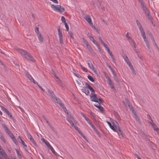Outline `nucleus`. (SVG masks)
Instances as JSON below:
<instances>
[{"label":"nucleus","mask_w":159,"mask_h":159,"mask_svg":"<svg viewBox=\"0 0 159 159\" xmlns=\"http://www.w3.org/2000/svg\"><path fill=\"white\" fill-rule=\"evenodd\" d=\"M17 51L22 56L28 60L33 61L34 58L30 54L24 51L20 48L17 49Z\"/></svg>","instance_id":"f257e3e1"},{"label":"nucleus","mask_w":159,"mask_h":159,"mask_svg":"<svg viewBox=\"0 0 159 159\" xmlns=\"http://www.w3.org/2000/svg\"><path fill=\"white\" fill-rule=\"evenodd\" d=\"M51 7L53 10L56 11H58L60 12H62L64 11V8L59 5L52 4L51 5Z\"/></svg>","instance_id":"f03ea898"},{"label":"nucleus","mask_w":159,"mask_h":159,"mask_svg":"<svg viewBox=\"0 0 159 159\" xmlns=\"http://www.w3.org/2000/svg\"><path fill=\"white\" fill-rule=\"evenodd\" d=\"M112 126L115 129H112L115 131H116L118 130L120 133V134L122 136H123L124 134L122 132V131L120 129L118 123L115 120H112Z\"/></svg>","instance_id":"7ed1b4c3"},{"label":"nucleus","mask_w":159,"mask_h":159,"mask_svg":"<svg viewBox=\"0 0 159 159\" xmlns=\"http://www.w3.org/2000/svg\"><path fill=\"white\" fill-rule=\"evenodd\" d=\"M0 155H2L5 159H16L15 157L11 156L8 158L7 154L0 145Z\"/></svg>","instance_id":"20e7f679"},{"label":"nucleus","mask_w":159,"mask_h":159,"mask_svg":"<svg viewBox=\"0 0 159 159\" xmlns=\"http://www.w3.org/2000/svg\"><path fill=\"white\" fill-rule=\"evenodd\" d=\"M141 4L144 14L146 16L148 17L149 19H150V16H149L150 12L149 11V10L147 8L146 5L143 2H142Z\"/></svg>","instance_id":"39448f33"},{"label":"nucleus","mask_w":159,"mask_h":159,"mask_svg":"<svg viewBox=\"0 0 159 159\" xmlns=\"http://www.w3.org/2000/svg\"><path fill=\"white\" fill-rule=\"evenodd\" d=\"M57 30L59 39V42L60 43L62 44L63 42L62 34L61 31L60 30V27L57 28Z\"/></svg>","instance_id":"423d86ee"},{"label":"nucleus","mask_w":159,"mask_h":159,"mask_svg":"<svg viewBox=\"0 0 159 159\" xmlns=\"http://www.w3.org/2000/svg\"><path fill=\"white\" fill-rule=\"evenodd\" d=\"M84 18L85 20L90 25H92V21L91 18L89 15H86L84 16Z\"/></svg>","instance_id":"0eeeda50"},{"label":"nucleus","mask_w":159,"mask_h":159,"mask_svg":"<svg viewBox=\"0 0 159 159\" xmlns=\"http://www.w3.org/2000/svg\"><path fill=\"white\" fill-rule=\"evenodd\" d=\"M87 64L88 65V66L89 67V68L93 71H94L95 73L96 72V70L91 61H88Z\"/></svg>","instance_id":"6e6552de"},{"label":"nucleus","mask_w":159,"mask_h":159,"mask_svg":"<svg viewBox=\"0 0 159 159\" xmlns=\"http://www.w3.org/2000/svg\"><path fill=\"white\" fill-rule=\"evenodd\" d=\"M136 22L137 25L138 26L139 30L141 34H142L143 33H145V32L143 31V29L140 22L138 20H137Z\"/></svg>","instance_id":"1a4fd4ad"},{"label":"nucleus","mask_w":159,"mask_h":159,"mask_svg":"<svg viewBox=\"0 0 159 159\" xmlns=\"http://www.w3.org/2000/svg\"><path fill=\"white\" fill-rule=\"evenodd\" d=\"M2 126L4 128L5 130L6 131L7 133L11 137L12 136L13 134L8 129V128L4 124H2Z\"/></svg>","instance_id":"9d476101"},{"label":"nucleus","mask_w":159,"mask_h":159,"mask_svg":"<svg viewBox=\"0 0 159 159\" xmlns=\"http://www.w3.org/2000/svg\"><path fill=\"white\" fill-rule=\"evenodd\" d=\"M91 100L94 102H98V98L97 97L96 95L94 93H92L90 95Z\"/></svg>","instance_id":"9b49d317"},{"label":"nucleus","mask_w":159,"mask_h":159,"mask_svg":"<svg viewBox=\"0 0 159 159\" xmlns=\"http://www.w3.org/2000/svg\"><path fill=\"white\" fill-rule=\"evenodd\" d=\"M90 40L94 43L95 44L96 46L97 47L98 50L101 52V49L100 48L97 42L93 38V37H90Z\"/></svg>","instance_id":"f8f14e48"},{"label":"nucleus","mask_w":159,"mask_h":159,"mask_svg":"<svg viewBox=\"0 0 159 159\" xmlns=\"http://www.w3.org/2000/svg\"><path fill=\"white\" fill-rule=\"evenodd\" d=\"M53 99L54 100L55 102L59 104L61 107H63L64 104L61 102L59 98L56 97Z\"/></svg>","instance_id":"ddd939ff"},{"label":"nucleus","mask_w":159,"mask_h":159,"mask_svg":"<svg viewBox=\"0 0 159 159\" xmlns=\"http://www.w3.org/2000/svg\"><path fill=\"white\" fill-rule=\"evenodd\" d=\"M127 65L129 66V67L130 69H131V70L132 71L133 73H134V74H136L135 71L134 70V69L133 67V66L131 63V62L130 61V62L127 63Z\"/></svg>","instance_id":"4468645a"},{"label":"nucleus","mask_w":159,"mask_h":159,"mask_svg":"<svg viewBox=\"0 0 159 159\" xmlns=\"http://www.w3.org/2000/svg\"><path fill=\"white\" fill-rule=\"evenodd\" d=\"M107 79L109 82V84L110 88L111 89H113L114 87V86L111 79L109 77H107Z\"/></svg>","instance_id":"2eb2a0df"},{"label":"nucleus","mask_w":159,"mask_h":159,"mask_svg":"<svg viewBox=\"0 0 159 159\" xmlns=\"http://www.w3.org/2000/svg\"><path fill=\"white\" fill-rule=\"evenodd\" d=\"M130 44L132 46H134V48H136V44L134 43V40L132 39V38H131L130 39H128V40Z\"/></svg>","instance_id":"dca6fc26"},{"label":"nucleus","mask_w":159,"mask_h":159,"mask_svg":"<svg viewBox=\"0 0 159 159\" xmlns=\"http://www.w3.org/2000/svg\"><path fill=\"white\" fill-rule=\"evenodd\" d=\"M36 35L39 41L41 42H42L43 41V38L41 34L40 33Z\"/></svg>","instance_id":"f3484780"},{"label":"nucleus","mask_w":159,"mask_h":159,"mask_svg":"<svg viewBox=\"0 0 159 159\" xmlns=\"http://www.w3.org/2000/svg\"><path fill=\"white\" fill-rule=\"evenodd\" d=\"M48 93L49 94L50 96L53 99H54V98H55L56 97V96L53 93L52 91L49 89H48Z\"/></svg>","instance_id":"a211bd4d"},{"label":"nucleus","mask_w":159,"mask_h":159,"mask_svg":"<svg viewBox=\"0 0 159 159\" xmlns=\"http://www.w3.org/2000/svg\"><path fill=\"white\" fill-rule=\"evenodd\" d=\"M91 127L93 129L94 131L98 135V136L99 137H101V135L100 134V133L99 132L98 130L96 129V128L93 125H92Z\"/></svg>","instance_id":"6ab92c4d"},{"label":"nucleus","mask_w":159,"mask_h":159,"mask_svg":"<svg viewBox=\"0 0 159 159\" xmlns=\"http://www.w3.org/2000/svg\"><path fill=\"white\" fill-rule=\"evenodd\" d=\"M108 53H109V55L111 57V58L112 60V61L115 64H116V60H115V58L113 55L112 54V52L110 51V52H109Z\"/></svg>","instance_id":"aec40b11"},{"label":"nucleus","mask_w":159,"mask_h":159,"mask_svg":"<svg viewBox=\"0 0 159 159\" xmlns=\"http://www.w3.org/2000/svg\"><path fill=\"white\" fill-rule=\"evenodd\" d=\"M123 58L127 63L130 62L129 59L126 55H125L123 56Z\"/></svg>","instance_id":"412c9836"},{"label":"nucleus","mask_w":159,"mask_h":159,"mask_svg":"<svg viewBox=\"0 0 159 159\" xmlns=\"http://www.w3.org/2000/svg\"><path fill=\"white\" fill-rule=\"evenodd\" d=\"M86 85L91 92H94V89L91 87L88 84L86 83Z\"/></svg>","instance_id":"4be33fe9"},{"label":"nucleus","mask_w":159,"mask_h":159,"mask_svg":"<svg viewBox=\"0 0 159 159\" xmlns=\"http://www.w3.org/2000/svg\"><path fill=\"white\" fill-rule=\"evenodd\" d=\"M15 150H16V153H17V156H18V158L19 159H22L21 156L19 151L18 149H15Z\"/></svg>","instance_id":"5701e85b"},{"label":"nucleus","mask_w":159,"mask_h":159,"mask_svg":"<svg viewBox=\"0 0 159 159\" xmlns=\"http://www.w3.org/2000/svg\"><path fill=\"white\" fill-rule=\"evenodd\" d=\"M82 91L83 93H84L86 95H88L89 92L88 90L86 89L85 88H83L82 89Z\"/></svg>","instance_id":"b1692460"},{"label":"nucleus","mask_w":159,"mask_h":159,"mask_svg":"<svg viewBox=\"0 0 159 159\" xmlns=\"http://www.w3.org/2000/svg\"><path fill=\"white\" fill-rule=\"evenodd\" d=\"M11 138L12 139V140L15 143L16 145H17L18 144L17 142L16 139L14 137L13 135L11 137Z\"/></svg>","instance_id":"393cba45"},{"label":"nucleus","mask_w":159,"mask_h":159,"mask_svg":"<svg viewBox=\"0 0 159 159\" xmlns=\"http://www.w3.org/2000/svg\"><path fill=\"white\" fill-rule=\"evenodd\" d=\"M44 120L46 121V123L48 124V125L49 126L50 128L52 129V130L53 131H54V129L52 128V126L50 125L49 123V122L46 119V118L45 117H44Z\"/></svg>","instance_id":"a878e982"},{"label":"nucleus","mask_w":159,"mask_h":159,"mask_svg":"<svg viewBox=\"0 0 159 159\" xmlns=\"http://www.w3.org/2000/svg\"><path fill=\"white\" fill-rule=\"evenodd\" d=\"M84 119L91 126H92V125H93L91 122L89 120L88 118L86 117V118H85Z\"/></svg>","instance_id":"bb28decb"},{"label":"nucleus","mask_w":159,"mask_h":159,"mask_svg":"<svg viewBox=\"0 0 159 159\" xmlns=\"http://www.w3.org/2000/svg\"><path fill=\"white\" fill-rule=\"evenodd\" d=\"M63 108V111L65 112V113L67 115H69V112L68 111L66 108L64 106V105L63 106V107H61Z\"/></svg>","instance_id":"cd10ccee"},{"label":"nucleus","mask_w":159,"mask_h":159,"mask_svg":"<svg viewBox=\"0 0 159 159\" xmlns=\"http://www.w3.org/2000/svg\"><path fill=\"white\" fill-rule=\"evenodd\" d=\"M87 77L88 79L91 82H94V80L92 76L90 75H88Z\"/></svg>","instance_id":"c85d7f7f"},{"label":"nucleus","mask_w":159,"mask_h":159,"mask_svg":"<svg viewBox=\"0 0 159 159\" xmlns=\"http://www.w3.org/2000/svg\"><path fill=\"white\" fill-rule=\"evenodd\" d=\"M148 49L150 48V46L149 42L148 40V39L144 41Z\"/></svg>","instance_id":"c756f323"},{"label":"nucleus","mask_w":159,"mask_h":159,"mask_svg":"<svg viewBox=\"0 0 159 159\" xmlns=\"http://www.w3.org/2000/svg\"><path fill=\"white\" fill-rule=\"evenodd\" d=\"M26 77L30 80L32 81V79L33 78L31 77V76L29 74L27 73H26Z\"/></svg>","instance_id":"7c9ffc66"},{"label":"nucleus","mask_w":159,"mask_h":159,"mask_svg":"<svg viewBox=\"0 0 159 159\" xmlns=\"http://www.w3.org/2000/svg\"><path fill=\"white\" fill-rule=\"evenodd\" d=\"M106 122L107 123V124L109 125L110 127L111 128V129H112V130L115 129H114V128L113 127H112V125H111V123H110L109 122L107 121H106Z\"/></svg>","instance_id":"2f4dec72"},{"label":"nucleus","mask_w":159,"mask_h":159,"mask_svg":"<svg viewBox=\"0 0 159 159\" xmlns=\"http://www.w3.org/2000/svg\"><path fill=\"white\" fill-rule=\"evenodd\" d=\"M132 111H133V113L134 115V117L135 118V119H136V120H139V118L137 116V115L136 114L135 112L133 110H132Z\"/></svg>","instance_id":"473e14b6"},{"label":"nucleus","mask_w":159,"mask_h":159,"mask_svg":"<svg viewBox=\"0 0 159 159\" xmlns=\"http://www.w3.org/2000/svg\"><path fill=\"white\" fill-rule=\"evenodd\" d=\"M97 108L98 109L101 111H104V109L101 106H100H100H98L97 107Z\"/></svg>","instance_id":"72a5a7b5"},{"label":"nucleus","mask_w":159,"mask_h":159,"mask_svg":"<svg viewBox=\"0 0 159 159\" xmlns=\"http://www.w3.org/2000/svg\"><path fill=\"white\" fill-rule=\"evenodd\" d=\"M66 120L72 126L74 125V124L72 121L70 120L68 118H66Z\"/></svg>","instance_id":"f704fd0d"},{"label":"nucleus","mask_w":159,"mask_h":159,"mask_svg":"<svg viewBox=\"0 0 159 159\" xmlns=\"http://www.w3.org/2000/svg\"><path fill=\"white\" fill-rule=\"evenodd\" d=\"M142 37L143 38V39L144 41L148 40L147 38L146 37V34L145 33H143L142 34H141Z\"/></svg>","instance_id":"c9c22d12"},{"label":"nucleus","mask_w":159,"mask_h":159,"mask_svg":"<svg viewBox=\"0 0 159 159\" xmlns=\"http://www.w3.org/2000/svg\"><path fill=\"white\" fill-rule=\"evenodd\" d=\"M30 142L32 143H33V144L35 146H37V144L36 143V142H35V141L34 140V139H33V138H32L31 139H30Z\"/></svg>","instance_id":"e433bc0d"},{"label":"nucleus","mask_w":159,"mask_h":159,"mask_svg":"<svg viewBox=\"0 0 159 159\" xmlns=\"http://www.w3.org/2000/svg\"><path fill=\"white\" fill-rule=\"evenodd\" d=\"M45 143L49 149H50L52 147L50 144L49 143L48 141H47Z\"/></svg>","instance_id":"4c0bfd02"},{"label":"nucleus","mask_w":159,"mask_h":159,"mask_svg":"<svg viewBox=\"0 0 159 159\" xmlns=\"http://www.w3.org/2000/svg\"><path fill=\"white\" fill-rule=\"evenodd\" d=\"M34 30H35V32L36 33V35H37L38 34H40V33H39V28L38 27H36L35 28V29H34Z\"/></svg>","instance_id":"58836bf2"},{"label":"nucleus","mask_w":159,"mask_h":159,"mask_svg":"<svg viewBox=\"0 0 159 159\" xmlns=\"http://www.w3.org/2000/svg\"><path fill=\"white\" fill-rule=\"evenodd\" d=\"M150 120V121L149 122V123L151 125L152 127L156 125V124L153 123L152 119Z\"/></svg>","instance_id":"ea45409f"},{"label":"nucleus","mask_w":159,"mask_h":159,"mask_svg":"<svg viewBox=\"0 0 159 159\" xmlns=\"http://www.w3.org/2000/svg\"><path fill=\"white\" fill-rule=\"evenodd\" d=\"M125 37L127 38V40L130 39L131 37L129 35V33L127 32L125 35Z\"/></svg>","instance_id":"a19ab883"},{"label":"nucleus","mask_w":159,"mask_h":159,"mask_svg":"<svg viewBox=\"0 0 159 159\" xmlns=\"http://www.w3.org/2000/svg\"><path fill=\"white\" fill-rule=\"evenodd\" d=\"M80 66H81V67L82 68L83 70L85 72H87V69L84 67L83 66H82V65H81V64H80Z\"/></svg>","instance_id":"79ce46f5"},{"label":"nucleus","mask_w":159,"mask_h":159,"mask_svg":"<svg viewBox=\"0 0 159 159\" xmlns=\"http://www.w3.org/2000/svg\"><path fill=\"white\" fill-rule=\"evenodd\" d=\"M27 135L28 138L30 139L33 138L30 134L28 132H27Z\"/></svg>","instance_id":"37998d69"},{"label":"nucleus","mask_w":159,"mask_h":159,"mask_svg":"<svg viewBox=\"0 0 159 159\" xmlns=\"http://www.w3.org/2000/svg\"><path fill=\"white\" fill-rule=\"evenodd\" d=\"M125 101L128 104V106L130 107V109H131V107L130 106V103H129V101L128 99L127 98H125ZM131 108H132L131 107Z\"/></svg>","instance_id":"c03bdc74"},{"label":"nucleus","mask_w":159,"mask_h":159,"mask_svg":"<svg viewBox=\"0 0 159 159\" xmlns=\"http://www.w3.org/2000/svg\"><path fill=\"white\" fill-rule=\"evenodd\" d=\"M50 149L53 154L55 155L57 154V152L55 151L52 147Z\"/></svg>","instance_id":"a18cd8bd"},{"label":"nucleus","mask_w":159,"mask_h":159,"mask_svg":"<svg viewBox=\"0 0 159 159\" xmlns=\"http://www.w3.org/2000/svg\"><path fill=\"white\" fill-rule=\"evenodd\" d=\"M115 116L116 117V118L118 120H120V118L119 116L116 113H115Z\"/></svg>","instance_id":"49530a36"},{"label":"nucleus","mask_w":159,"mask_h":159,"mask_svg":"<svg viewBox=\"0 0 159 159\" xmlns=\"http://www.w3.org/2000/svg\"><path fill=\"white\" fill-rule=\"evenodd\" d=\"M21 141L22 144L24 146L25 148H26L27 147V145H26V144L22 140H21Z\"/></svg>","instance_id":"de8ad7c7"},{"label":"nucleus","mask_w":159,"mask_h":159,"mask_svg":"<svg viewBox=\"0 0 159 159\" xmlns=\"http://www.w3.org/2000/svg\"><path fill=\"white\" fill-rule=\"evenodd\" d=\"M65 26L66 30L68 31L69 28L67 25V24L66 23H65Z\"/></svg>","instance_id":"09e8293b"},{"label":"nucleus","mask_w":159,"mask_h":159,"mask_svg":"<svg viewBox=\"0 0 159 159\" xmlns=\"http://www.w3.org/2000/svg\"><path fill=\"white\" fill-rule=\"evenodd\" d=\"M61 20L63 22H64V23H66V20H65V18L62 16L61 17Z\"/></svg>","instance_id":"8fccbe9b"},{"label":"nucleus","mask_w":159,"mask_h":159,"mask_svg":"<svg viewBox=\"0 0 159 159\" xmlns=\"http://www.w3.org/2000/svg\"><path fill=\"white\" fill-rule=\"evenodd\" d=\"M2 110H4L6 112V113H7V114L9 112L8 111L7 109H6L5 107H3L2 108Z\"/></svg>","instance_id":"3c124183"},{"label":"nucleus","mask_w":159,"mask_h":159,"mask_svg":"<svg viewBox=\"0 0 159 159\" xmlns=\"http://www.w3.org/2000/svg\"><path fill=\"white\" fill-rule=\"evenodd\" d=\"M105 48V49L106 50L108 53L109 52H110V50L108 47L107 46H106L105 47H104Z\"/></svg>","instance_id":"603ef678"},{"label":"nucleus","mask_w":159,"mask_h":159,"mask_svg":"<svg viewBox=\"0 0 159 159\" xmlns=\"http://www.w3.org/2000/svg\"><path fill=\"white\" fill-rule=\"evenodd\" d=\"M153 128L154 130L156 132V131L157 130V129H159L157 126L156 125L155 126H154L153 127H152Z\"/></svg>","instance_id":"864d4df0"},{"label":"nucleus","mask_w":159,"mask_h":159,"mask_svg":"<svg viewBox=\"0 0 159 159\" xmlns=\"http://www.w3.org/2000/svg\"><path fill=\"white\" fill-rule=\"evenodd\" d=\"M98 102V103H99L100 104V103H102V101L101 98H99L98 99V102Z\"/></svg>","instance_id":"5fc2aeb1"},{"label":"nucleus","mask_w":159,"mask_h":159,"mask_svg":"<svg viewBox=\"0 0 159 159\" xmlns=\"http://www.w3.org/2000/svg\"><path fill=\"white\" fill-rule=\"evenodd\" d=\"M68 33L70 34V37L73 38V34H72V33L71 32V31H68Z\"/></svg>","instance_id":"6e6d98bb"},{"label":"nucleus","mask_w":159,"mask_h":159,"mask_svg":"<svg viewBox=\"0 0 159 159\" xmlns=\"http://www.w3.org/2000/svg\"><path fill=\"white\" fill-rule=\"evenodd\" d=\"M101 43L102 44V45L104 47H105L106 46H107V44H106L103 41H101Z\"/></svg>","instance_id":"4d7b16f0"},{"label":"nucleus","mask_w":159,"mask_h":159,"mask_svg":"<svg viewBox=\"0 0 159 159\" xmlns=\"http://www.w3.org/2000/svg\"><path fill=\"white\" fill-rule=\"evenodd\" d=\"M53 3L56 4H58V1L57 0H50Z\"/></svg>","instance_id":"13d9d810"},{"label":"nucleus","mask_w":159,"mask_h":159,"mask_svg":"<svg viewBox=\"0 0 159 159\" xmlns=\"http://www.w3.org/2000/svg\"><path fill=\"white\" fill-rule=\"evenodd\" d=\"M80 134L82 137L84 135V134L82 133L80 130H79L78 131H77Z\"/></svg>","instance_id":"bf43d9fd"},{"label":"nucleus","mask_w":159,"mask_h":159,"mask_svg":"<svg viewBox=\"0 0 159 159\" xmlns=\"http://www.w3.org/2000/svg\"><path fill=\"white\" fill-rule=\"evenodd\" d=\"M7 115H8V116H9V117L11 119H13V117H12V115L9 112L8 113H7Z\"/></svg>","instance_id":"052dcab7"},{"label":"nucleus","mask_w":159,"mask_h":159,"mask_svg":"<svg viewBox=\"0 0 159 159\" xmlns=\"http://www.w3.org/2000/svg\"><path fill=\"white\" fill-rule=\"evenodd\" d=\"M1 139L4 142V143H6V140L2 136L1 138Z\"/></svg>","instance_id":"680f3d73"},{"label":"nucleus","mask_w":159,"mask_h":159,"mask_svg":"<svg viewBox=\"0 0 159 159\" xmlns=\"http://www.w3.org/2000/svg\"><path fill=\"white\" fill-rule=\"evenodd\" d=\"M72 126L74 128V129L77 131H78L79 130V129H78V127L76 126H75V125H74L73 126Z\"/></svg>","instance_id":"e2e57ef3"},{"label":"nucleus","mask_w":159,"mask_h":159,"mask_svg":"<svg viewBox=\"0 0 159 159\" xmlns=\"http://www.w3.org/2000/svg\"><path fill=\"white\" fill-rule=\"evenodd\" d=\"M32 82H33L34 84H38V83L35 81V80H34L33 78L32 79V81H31Z\"/></svg>","instance_id":"0e129e2a"},{"label":"nucleus","mask_w":159,"mask_h":159,"mask_svg":"<svg viewBox=\"0 0 159 159\" xmlns=\"http://www.w3.org/2000/svg\"><path fill=\"white\" fill-rule=\"evenodd\" d=\"M74 75L76 76L77 77H78V78H80L81 77V76L80 75H79V74H75V73H74Z\"/></svg>","instance_id":"69168bd1"},{"label":"nucleus","mask_w":159,"mask_h":159,"mask_svg":"<svg viewBox=\"0 0 159 159\" xmlns=\"http://www.w3.org/2000/svg\"><path fill=\"white\" fill-rule=\"evenodd\" d=\"M112 73L113 76H114V79L115 80H116V74L115 72H114V73Z\"/></svg>","instance_id":"338daca9"},{"label":"nucleus","mask_w":159,"mask_h":159,"mask_svg":"<svg viewBox=\"0 0 159 159\" xmlns=\"http://www.w3.org/2000/svg\"><path fill=\"white\" fill-rule=\"evenodd\" d=\"M151 40L152 41V42H155V40L154 38V37L153 36H152L151 37Z\"/></svg>","instance_id":"774afa93"}]
</instances>
